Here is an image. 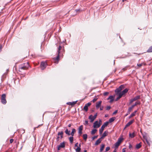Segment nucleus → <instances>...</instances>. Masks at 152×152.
<instances>
[{
  "mask_svg": "<svg viewBox=\"0 0 152 152\" xmlns=\"http://www.w3.org/2000/svg\"><path fill=\"white\" fill-rule=\"evenodd\" d=\"M64 51V48H62V46H59L58 49L57 56L56 58H54L55 63L57 64L58 63L60 53L61 54V52Z\"/></svg>",
  "mask_w": 152,
  "mask_h": 152,
  "instance_id": "f257e3e1",
  "label": "nucleus"
},
{
  "mask_svg": "<svg viewBox=\"0 0 152 152\" xmlns=\"http://www.w3.org/2000/svg\"><path fill=\"white\" fill-rule=\"evenodd\" d=\"M29 65L28 62H26L20 65L19 67V70L20 71H21L22 70H26L27 69Z\"/></svg>",
  "mask_w": 152,
  "mask_h": 152,
  "instance_id": "f03ea898",
  "label": "nucleus"
},
{
  "mask_svg": "<svg viewBox=\"0 0 152 152\" xmlns=\"http://www.w3.org/2000/svg\"><path fill=\"white\" fill-rule=\"evenodd\" d=\"M108 124L109 122L107 121L106 122L104 123V124L102 125L101 127V129H100L99 130V134H102L104 128L108 125Z\"/></svg>",
  "mask_w": 152,
  "mask_h": 152,
  "instance_id": "7ed1b4c3",
  "label": "nucleus"
},
{
  "mask_svg": "<svg viewBox=\"0 0 152 152\" xmlns=\"http://www.w3.org/2000/svg\"><path fill=\"white\" fill-rule=\"evenodd\" d=\"M6 95L5 94H2L1 97V100L2 103L3 104H5L7 103L6 99Z\"/></svg>",
  "mask_w": 152,
  "mask_h": 152,
  "instance_id": "20e7f679",
  "label": "nucleus"
},
{
  "mask_svg": "<svg viewBox=\"0 0 152 152\" xmlns=\"http://www.w3.org/2000/svg\"><path fill=\"white\" fill-rule=\"evenodd\" d=\"M47 65V63L46 62L42 61L41 62L40 64V68L42 70H44Z\"/></svg>",
  "mask_w": 152,
  "mask_h": 152,
  "instance_id": "39448f33",
  "label": "nucleus"
},
{
  "mask_svg": "<svg viewBox=\"0 0 152 152\" xmlns=\"http://www.w3.org/2000/svg\"><path fill=\"white\" fill-rule=\"evenodd\" d=\"M124 86L123 85H121L118 88H117L115 90V93H119L121 92V91L124 89Z\"/></svg>",
  "mask_w": 152,
  "mask_h": 152,
  "instance_id": "423d86ee",
  "label": "nucleus"
},
{
  "mask_svg": "<svg viewBox=\"0 0 152 152\" xmlns=\"http://www.w3.org/2000/svg\"><path fill=\"white\" fill-rule=\"evenodd\" d=\"M63 132L62 131H61V132H58V135L57 137L56 138V140L57 141H58L59 140L60 137L59 136H60L61 138L62 139L63 137Z\"/></svg>",
  "mask_w": 152,
  "mask_h": 152,
  "instance_id": "0eeeda50",
  "label": "nucleus"
},
{
  "mask_svg": "<svg viewBox=\"0 0 152 152\" xmlns=\"http://www.w3.org/2000/svg\"><path fill=\"white\" fill-rule=\"evenodd\" d=\"M100 123H99L97 121H96L94 123L93 127L94 128H98L100 126Z\"/></svg>",
  "mask_w": 152,
  "mask_h": 152,
  "instance_id": "6e6552de",
  "label": "nucleus"
},
{
  "mask_svg": "<svg viewBox=\"0 0 152 152\" xmlns=\"http://www.w3.org/2000/svg\"><path fill=\"white\" fill-rule=\"evenodd\" d=\"M91 103L90 102H88L87 104H85L84 107L83 109L86 111L87 112L88 110V107L90 106Z\"/></svg>",
  "mask_w": 152,
  "mask_h": 152,
  "instance_id": "1a4fd4ad",
  "label": "nucleus"
},
{
  "mask_svg": "<svg viewBox=\"0 0 152 152\" xmlns=\"http://www.w3.org/2000/svg\"><path fill=\"white\" fill-rule=\"evenodd\" d=\"M65 146V142H63L61 143L57 147V150H59L61 148H63Z\"/></svg>",
  "mask_w": 152,
  "mask_h": 152,
  "instance_id": "9d476101",
  "label": "nucleus"
},
{
  "mask_svg": "<svg viewBox=\"0 0 152 152\" xmlns=\"http://www.w3.org/2000/svg\"><path fill=\"white\" fill-rule=\"evenodd\" d=\"M83 125H81L78 128V133L80 135L82 134V131L83 129Z\"/></svg>",
  "mask_w": 152,
  "mask_h": 152,
  "instance_id": "9b49d317",
  "label": "nucleus"
},
{
  "mask_svg": "<svg viewBox=\"0 0 152 152\" xmlns=\"http://www.w3.org/2000/svg\"><path fill=\"white\" fill-rule=\"evenodd\" d=\"M134 119H133L130 121H129V122H128L126 124V125L124 129L127 128L128 126H129L130 125L132 124L134 122Z\"/></svg>",
  "mask_w": 152,
  "mask_h": 152,
  "instance_id": "f8f14e48",
  "label": "nucleus"
},
{
  "mask_svg": "<svg viewBox=\"0 0 152 152\" xmlns=\"http://www.w3.org/2000/svg\"><path fill=\"white\" fill-rule=\"evenodd\" d=\"M102 103V101H100L97 102L96 103V109H98L101 105Z\"/></svg>",
  "mask_w": 152,
  "mask_h": 152,
  "instance_id": "ddd939ff",
  "label": "nucleus"
},
{
  "mask_svg": "<svg viewBox=\"0 0 152 152\" xmlns=\"http://www.w3.org/2000/svg\"><path fill=\"white\" fill-rule=\"evenodd\" d=\"M114 96H110L107 99V100H110V102L111 103L113 102L114 100Z\"/></svg>",
  "mask_w": 152,
  "mask_h": 152,
  "instance_id": "4468645a",
  "label": "nucleus"
},
{
  "mask_svg": "<svg viewBox=\"0 0 152 152\" xmlns=\"http://www.w3.org/2000/svg\"><path fill=\"white\" fill-rule=\"evenodd\" d=\"M102 139L101 137L98 139L96 142L95 145H97L99 144L101 142Z\"/></svg>",
  "mask_w": 152,
  "mask_h": 152,
  "instance_id": "2eb2a0df",
  "label": "nucleus"
},
{
  "mask_svg": "<svg viewBox=\"0 0 152 152\" xmlns=\"http://www.w3.org/2000/svg\"><path fill=\"white\" fill-rule=\"evenodd\" d=\"M108 131H105L103 134L102 137H101V138L103 139L104 137L106 136L107 135Z\"/></svg>",
  "mask_w": 152,
  "mask_h": 152,
  "instance_id": "dca6fc26",
  "label": "nucleus"
},
{
  "mask_svg": "<svg viewBox=\"0 0 152 152\" xmlns=\"http://www.w3.org/2000/svg\"><path fill=\"white\" fill-rule=\"evenodd\" d=\"M88 119L91 120V122H93V121L95 119V118L94 117V116L92 115H90L89 116Z\"/></svg>",
  "mask_w": 152,
  "mask_h": 152,
  "instance_id": "f3484780",
  "label": "nucleus"
},
{
  "mask_svg": "<svg viewBox=\"0 0 152 152\" xmlns=\"http://www.w3.org/2000/svg\"><path fill=\"white\" fill-rule=\"evenodd\" d=\"M129 137L131 138H133L135 136V132H134L132 133H130L129 134Z\"/></svg>",
  "mask_w": 152,
  "mask_h": 152,
  "instance_id": "a211bd4d",
  "label": "nucleus"
},
{
  "mask_svg": "<svg viewBox=\"0 0 152 152\" xmlns=\"http://www.w3.org/2000/svg\"><path fill=\"white\" fill-rule=\"evenodd\" d=\"M137 112V111L136 110L134 111L133 113H132L131 115L129 116V118H130L134 116L135 115L136 113Z\"/></svg>",
  "mask_w": 152,
  "mask_h": 152,
  "instance_id": "6ab92c4d",
  "label": "nucleus"
},
{
  "mask_svg": "<svg viewBox=\"0 0 152 152\" xmlns=\"http://www.w3.org/2000/svg\"><path fill=\"white\" fill-rule=\"evenodd\" d=\"M128 90L127 88H126L124 90H123L121 92L122 93V94L123 95L125 94L126 93H127L128 91Z\"/></svg>",
  "mask_w": 152,
  "mask_h": 152,
  "instance_id": "aec40b11",
  "label": "nucleus"
},
{
  "mask_svg": "<svg viewBox=\"0 0 152 152\" xmlns=\"http://www.w3.org/2000/svg\"><path fill=\"white\" fill-rule=\"evenodd\" d=\"M70 132V131L69 130L67 129H66L65 131V133L68 135H71Z\"/></svg>",
  "mask_w": 152,
  "mask_h": 152,
  "instance_id": "412c9836",
  "label": "nucleus"
},
{
  "mask_svg": "<svg viewBox=\"0 0 152 152\" xmlns=\"http://www.w3.org/2000/svg\"><path fill=\"white\" fill-rule=\"evenodd\" d=\"M140 95L134 97L133 99L134 101H136L140 99Z\"/></svg>",
  "mask_w": 152,
  "mask_h": 152,
  "instance_id": "4be33fe9",
  "label": "nucleus"
},
{
  "mask_svg": "<svg viewBox=\"0 0 152 152\" xmlns=\"http://www.w3.org/2000/svg\"><path fill=\"white\" fill-rule=\"evenodd\" d=\"M77 101H74L72 102H69L67 103V104H69L71 105H74V104H75L77 102Z\"/></svg>",
  "mask_w": 152,
  "mask_h": 152,
  "instance_id": "5701e85b",
  "label": "nucleus"
},
{
  "mask_svg": "<svg viewBox=\"0 0 152 152\" xmlns=\"http://www.w3.org/2000/svg\"><path fill=\"white\" fill-rule=\"evenodd\" d=\"M140 104V101H137V102H136L133 105H132V106L134 108V107L136 106L137 105V104Z\"/></svg>",
  "mask_w": 152,
  "mask_h": 152,
  "instance_id": "b1692460",
  "label": "nucleus"
},
{
  "mask_svg": "<svg viewBox=\"0 0 152 152\" xmlns=\"http://www.w3.org/2000/svg\"><path fill=\"white\" fill-rule=\"evenodd\" d=\"M115 119V117H112V118H110L109 120V121H108V122H109V123H111V122H113L114 121Z\"/></svg>",
  "mask_w": 152,
  "mask_h": 152,
  "instance_id": "393cba45",
  "label": "nucleus"
},
{
  "mask_svg": "<svg viewBox=\"0 0 152 152\" xmlns=\"http://www.w3.org/2000/svg\"><path fill=\"white\" fill-rule=\"evenodd\" d=\"M141 142H140L139 143L137 144L136 146V148H137V149H139L142 146V145L141 144Z\"/></svg>",
  "mask_w": 152,
  "mask_h": 152,
  "instance_id": "a878e982",
  "label": "nucleus"
},
{
  "mask_svg": "<svg viewBox=\"0 0 152 152\" xmlns=\"http://www.w3.org/2000/svg\"><path fill=\"white\" fill-rule=\"evenodd\" d=\"M123 140V138L122 137H120L118 139L117 142L120 144V143L122 142Z\"/></svg>",
  "mask_w": 152,
  "mask_h": 152,
  "instance_id": "bb28decb",
  "label": "nucleus"
},
{
  "mask_svg": "<svg viewBox=\"0 0 152 152\" xmlns=\"http://www.w3.org/2000/svg\"><path fill=\"white\" fill-rule=\"evenodd\" d=\"M83 139L86 141L87 138V135L86 134H84L83 135Z\"/></svg>",
  "mask_w": 152,
  "mask_h": 152,
  "instance_id": "cd10ccee",
  "label": "nucleus"
},
{
  "mask_svg": "<svg viewBox=\"0 0 152 152\" xmlns=\"http://www.w3.org/2000/svg\"><path fill=\"white\" fill-rule=\"evenodd\" d=\"M120 145V144L118 142H117L115 144H114V146H115V147L116 148H117Z\"/></svg>",
  "mask_w": 152,
  "mask_h": 152,
  "instance_id": "c85d7f7f",
  "label": "nucleus"
},
{
  "mask_svg": "<svg viewBox=\"0 0 152 152\" xmlns=\"http://www.w3.org/2000/svg\"><path fill=\"white\" fill-rule=\"evenodd\" d=\"M75 129H72V131L71 132V134L72 135V136H73L74 135L75 133Z\"/></svg>",
  "mask_w": 152,
  "mask_h": 152,
  "instance_id": "c756f323",
  "label": "nucleus"
},
{
  "mask_svg": "<svg viewBox=\"0 0 152 152\" xmlns=\"http://www.w3.org/2000/svg\"><path fill=\"white\" fill-rule=\"evenodd\" d=\"M104 146H105V145H104V144H103L102 145L101 148H100V151L101 152L103 150L104 148Z\"/></svg>",
  "mask_w": 152,
  "mask_h": 152,
  "instance_id": "7c9ffc66",
  "label": "nucleus"
},
{
  "mask_svg": "<svg viewBox=\"0 0 152 152\" xmlns=\"http://www.w3.org/2000/svg\"><path fill=\"white\" fill-rule=\"evenodd\" d=\"M69 140L71 143H72L73 141V137L72 136L70 137L69 138Z\"/></svg>",
  "mask_w": 152,
  "mask_h": 152,
  "instance_id": "2f4dec72",
  "label": "nucleus"
},
{
  "mask_svg": "<svg viewBox=\"0 0 152 152\" xmlns=\"http://www.w3.org/2000/svg\"><path fill=\"white\" fill-rule=\"evenodd\" d=\"M147 52L148 53L152 52V46H151L147 51Z\"/></svg>",
  "mask_w": 152,
  "mask_h": 152,
  "instance_id": "473e14b6",
  "label": "nucleus"
},
{
  "mask_svg": "<svg viewBox=\"0 0 152 152\" xmlns=\"http://www.w3.org/2000/svg\"><path fill=\"white\" fill-rule=\"evenodd\" d=\"M97 130L96 129H94L92 130L91 132V134H94L97 131Z\"/></svg>",
  "mask_w": 152,
  "mask_h": 152,
  "instance_id": "72a5a7b5",
  "label": "nucleus"
},
{
  "mask_svg": "<svg viewBox=\"0 0 152 152\" xmlns=\"http://www.w3.org/2000/svg\"><path fill=\"white\" fill-rule=\"evenodd\" d=\"M116 95H118L119 97H120L121 98V97L123 95L122 94L121 92H120L119 93H116Z\"/></svg>",
  "mask_w": 152,
  "mask_h": 152,
  "instance_id": "f704fd0d",
  "label": "nucleus"
},
{
  "mask_svg": "<svg viewBox=\"0 0 152 152\" xmlns=\"http://www.w3.org/2000/svg\"><path fill=\"white\" fill-rule=\"evenodd\" d=\"M143 137L144 138V139H145L146 141L147 142L148 144L149 145H150V143H149V142L147 140L146 137L144 136H143Z\"/></svg>",
  "mask_w": 152,
  "mask_h": 152,
  "instance_id": "c9c22d12",
  "label": "nucleus"
},
{
  "mask_svg": "<svg viewBox=\"0 0 152 152\" xmlns=\"http://www.w3.org/2000/svg\"><path fill=\"white\" fill-rule=\"evenodd\" d=\"M81 148L80 147H77V148L75 149L76 152H80V151Z\"/></svg>",
  "mask_w": 152,
  "mask_h": 152,
  "instance_id": "e433bc0d",
  "label": "nucleus"
},
{
  "mask_svg": "<svg viewBox=\"0 0 152 152\" xmlns=\"http://www.w3.org/2000/svg\"><path fill=\"white\" fill-rule=\"evenodd\" d=\"M129 105L131 104L134 101V100H133V99H131L129 100Z\"/></svg>",
  "mask_w": 152,
  "mask_h": 152,
  "instance_id": "4c0bfd02",
  "label": "nucleus"
},
{
  "mask_svg": "<svg viewBox=\"0 0 152 152\" xmlns=\"http://www.w3.org/2000/svg\"><path fill=\"white\" fill-rule=\"evenodd\" d=\"M133 108H134L132 106H131V107H129L128 110H129V111H131Z\"/></svg>",
  "mask_w": 152,
  "mask_h": 152,
  "instance_id": "58836bf2",
  "label": "nucleus"
},
{
  "mask_svg": "<svg viewBox=\"0 0 152 152\" xmlns=\"http://www.w3.org/2000/svg\"><path fill=\"white\" fill-rule=\"evenodd\" d=\"M97 99L98 98H97L95 97L93 99V100H92V102H94L97 100Z\"/></svg>",
  "mask_w": 152,
  "mask_h": 152,
  "instance_id": "ea45409f",
  "label": "nucleus"
},
{
  "mask_svg": "<svg viewBox=\"0 0 152 152\" xmlns=\"http://www.w3.org/2000/svg\"><path fill=\"white\" fill-rule=\"evenodd\" d=\"M111 108V107L110 106H107L106 107V110H108L110 109Z\"/></svg>",
  "mask_w": 152,
  "mask_h": 152,
  "instance_id": "a19ab883",
  "label": "nucleus"
},
{
  "mask_svg": "<svg viewBox=\"0 0 152 152\" xmlns=\"http://www.w3.org/2000/svg\"><path fill=\"white\" fill-rule=\"evenodd\" d=\"M110 149V147H106L105 151H108Z\"/></svg>",
  "mask_w": 152,
  "mask_h": 152,
  "instance_id": "79ce46f5",
  "label": "nucleus"
},
{
  "mask_svg": "<svg viewBox=\"0 0 152 152\" xmlns=\"http://www.w3.org/2000/svg\"><path fill=\"white\" fill-rule=\"evenodd\" d=\"M100 107V110H103L104 109L103 106H101Z\"/></svg>",
  "mask_w": 152,
  "mask_h": 152,
  "instance_id": "37998d69",
  "label": "nucleus"
},
{
  "mask_svg": "<svg viewBox=\"0 0 152 152\" xmlns=\"http://www.w3.org/2000/svg\"><path fill=\"white\" fill-rule=\"evenodd\" d=\"M142 64H143L142 63H141V64H137V66H138L139 67H141L142 65Z\"/></svg>",
  "mask_w": 152,
  "mask_h": 152,
  "instance_id": "c03bdc74",
  "label": "nucleus"
},
{
  "mask_svg": "<svg viewBox=\"0 0 152 152\" xmlns=\"http://www.w3.org/2000/svg\"><path fill=\"white\" fill-rule=\"evenodd\" d=\"M97 137H98L97 136H94V137H92V140H94L96 138H97Z\"/></svg>",
  "mask_w": 152,
  "mask_h": 152,
  "instance_id": "a18cd8bd",
  "label": "nucleus"
},
{
  "mask_svg": "<svg viewBox=\"0 0 152 152\" xmlns=\"http://www.w3.org/2000/svg\"><path fill=\"white\" fill-rule=\"evenodd\" d=\"M109 94V93L108 92H104V96H106L108 94Z\"/></svg>",
  "mask_w": 152,
  "mask_h": 152,
  "instance_id": "49530a36",
  "label": "nucleus"
},
{
  "mask_svg": "<svg viewBox=\"0 0 152 152\" xmlns=\"http://www.w3.org/2000/svg\"><path fill=\"white\" fill-rule=\"evenodd\" d=\"M88 124V121H85V124L86 125H87Z\"/></svg>",
  "mask_w": 152,
  "mask_h": 152,
  "instance_id": "de8ad7c7",
  "label": "nucleus"
},
{
  "mask_svg": "<svg viewBox=\"0 0 152 152\" xmlns=\"http://www.w3.org/2000/svg\"><path fill=\"white\" fill-rule=\"evenodd\" d=\"M120 98H121L118 96L115 99V101H117Z\"/></svg>",
  "mask_w": 152,
  "mask_h": 152,
  "instance_id": "09e8293b",
  "label": "nucleus"
},
{
  "mask_svg": "<svg viewBox=\"0 0 152 152\" xmlns=\"http://www.w3.org/2000/svg\"><path fill=\"white\" fill-rule=\"evenodd\" d=\"M13 141V140L12 139H11L10 140V143H12Z\"/></svg>",
  "mask_w": 152,
  "mask_h": 152,
  "instance_id": "8fccbe9b",
  "label": "nucleus"
},
{
  "mask_svg": "<svg viewBox=\"0 0 152 152\" xmlns=\"http://www.w3.org/2000/svg\"><path fill=\"white\" fill-rule=\"evenodd\" d=\"M97 116V113H96V114H95L93 116H94V117L96 119V118Z\"/></svg>",
  "mask_w": 152,
  "mask_h": 152,
  "instance_id": "3c124183",
  "label": "nucleus"
},
{
  "mask_svg": "<svg viewBox=\"0 0 152 152\" xmlns=\"http://www.w3.org/2000/svg\"><path fill=\"white\" fill-rule=\"evenodd\" d=\"M117 112H118V111L117 110H116L113 113V114H115L116 113H117Z\"/></svg>",
  "mask_w": 152,
  "mask_h": 152,
  "instance_id": "603ef678",
  "label": "nucleus"
},
{
  "mask_svg": "<svg viewBox=\"0 0 152 152\" xmlns=\"http://www.w3.org/2000/svg\"><path fill=\"white\" fill-rule=\"evenodd\" d=\"M78 143L77 142L75 144V147H78Z\"/></svg>",
  "mask_w": 152,
  "mask_h": 152,
  "instance_id": "864d4df0",
  "label": "nucleus"
},
{
  "mask_svg": "<svg viewBox=\"0 0 152 152\" xmlns=\"http://www.w3.org/2000/svg\"><path fill=\"white\" fill-rule=\"evenodd\" d=\"M126 150H125V148H124L122 149V152H125Z\"/></svg>",
  "mask_w": 152,
  "mask_h": 152,
  "instance_id": "5fc2aeb1",
  "label": "nucleus"
},
{
  "mask_svg": "<svg viewBox=\"0 0 152 152\" xmlns=\"http://www.w3.org/2000/svg\"><path fill=\"white\" fill-rule=\"evenodd\" d=\"M80 9H77L75 10V11H76V12H80Z\"/></svg>",
  "mask_w": 152,
  "mask_h": 152,
  "instance_id": "6e6d98bb",
  "label": "nucleus"
},
{
  "mask_svg": "<svg viewBox=\"0 0 152 152\" xmlns=\"http://www.w3.org/2000/svg\"><path fill=\"white\" fill-rule=\"evenodd\" d=\"M131 111H129V110H128V111L127 112V114L126 115V116L128 114H129L130 113Z\"/></svg>",
  "mask_w": 152,
  "mask_h": 152,
  "instance_id": "4d7b16f0",
  "label": "nucleus"
},
{
  "mask_svg": "<svg viewBox=\"0 0 152 152\" xmlns=\"http://www.w3.org/2000/svg\"><path fill=\"white\" fill-rule=\"evenodd\" d=\"M2 46L1 45H0V52L1 51V49H2Z\"/></svg>",
  "mask_w": 152,
  "mask_h": 152,
  "instance_id": "13d9d810",
  "label": "nucleus"
},
{
  "mask_svg": "<svg viewBox=\"0 0 152 152\" xmlns=\"http://www.w3.org/2000/svg\"><path fill=\"white\" fill-rule=\"evenodd\" d=\"M132 145L131 144H129V148H132Z\"/></svg>",
  "mask_w": 152,
  "mask_h": 152,
  "instance_id": "bf43d9fd",
  "label": "nucleus"
},
{
  "mask_svg": "<svg viewBox=\"0 0 152 152\" xmlns=\"http://www.w3.org/2000/svg\"><path fill=\"white\" fill-rule=\"evenodd\" d=\"M108 116V114H105V117H107Z\"/></svg>",
  "mask_w": 152,
  "mask_h": 152,
  "instance_id": "052dcab7",
  "label": "nucleus"
},
{
  "mask_svg": "<svg viewBox=\"0 0 152 152\" xmlns=\"http://www.w3.org/2000/svg\"><path fill=\"white\" fill-rule=\"evenodd\" d=\"M72 126V124H69L68 125V126L69 127H70L71 126Z\"/></svg>",
  "mask_w": 152,
  "mask_h": 152,
  "instance_id": "680f3d73",
  "label": "nucleus"
},
{
  "mask_svg": "<svg viewBox=\"0 0 152 152\" xmlns=\"http://www.w3.org/2000/svg\"><path fill=\"white\" fill-rule=\"evenodd\" d=\"M81 146V144H80L79 145V147H80Z\"/></svg>",
  "mask_w": 152,
  "mask_h": 152,
  "instance_id": "e2e57ef3",
  "label": "nucleus"
},
{
  "mask_svg": "<svg viewBox=\"0 0 152 152\" xmlns=\"http://www.w3.org/2000/svg\"><path fill=\"white\" fill-rule=\"evenodd\" d=\"M84 152H87V150H85L84 151Z\"/></svg>",
  "mask_w": 152,
  "mask_h": 152,
  "instance_id": "0e129e2a",
  "label": "nucleus"
},
{
  "mask_svg": "<svg viewBox=\"0 0 152 152\" xmlns=\"http://www.w3.org/2000/svg\"><path fill=\"white\" fill-rule=\"evenodd\" d=\"M126 0H122V1H123V2H124V1H126Z\"/></svg>",
  "mask_w": 152,
  "mask_h": 152,
  "instance_id": "69168bd1",
  "label": "nucleus"
},
{
  "mask_svg": "<svg viewBox=\"0 0 152 152\" xmlns=\"http://www.w3.org/2000/svg\"><path fill=\"white\" fill-rule=\"evenodd\" d=\"M113 152H116V151L115 150Z\"/></svg>",
  "mask_w": 152,
  "mask_h": 152,
  "instance_id": "338daca9",
  "label": "nucleus"
},
{
  "mask_svg": "<svg viewBox=\"0 0 152 152\" xmlns=\"http://www.w3.org/2000/svg\"><path fill=\"white\" fill-rule=\"evenodd\" d=\"M99 121H100V122H101V120H99Z\"/></svg>",
  "mask_w": 152,
  "mask_h": 152,
  "instance_id": "774afa93",
  "label": "nucleus"
}]
</instances>
